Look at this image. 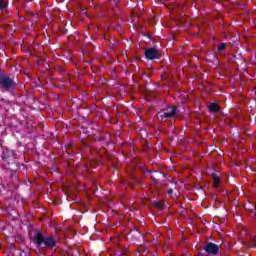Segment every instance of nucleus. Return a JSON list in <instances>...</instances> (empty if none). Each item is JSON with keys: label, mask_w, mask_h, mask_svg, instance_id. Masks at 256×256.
<instances>
[{"label": "nucleus", "mask_w": 256, "mask_h": 256, "mask_svg": "<svg viewBox=\"0 0 256 256\" xmlns=\"http://www.w3.org/2000/svg\"><path fill=\"white\" fill-rule=\"evenodd\" d=\"M32 241L37 247H48L49 249L55 247V239L53 237H47L43 236V234L39 231H35L34 235L32 237Z\"/></svg>", "instance_id": "obj_1"}, {"label": "nucleus", "mask_w": 256, "mask_h": 256, "mask_svg": "<svg viewBox=\"0 0 256 256\" xmlns=\"http://www.w3.org/2000/svg\"><path fill=\"white\" fill-rule=\"evenodd\" d=\"M176 114H177V107H169L166 110H164V112H159L157 114V119L159 121H167V119L171 117H175Z\"/></svg>", "instance_id": "obj_2"}, {"label": "nucleus", "mask_w": 256, "mask_h": 256, "mask_svg": "<svg viewBox=\"0 0 256 256\" xmlns=\"http://www.w3.org/2000/svg\"><path fill=\"white\" fill-rule=\"evenodd\" d=\"M0 88L5 89V91H11L15 89V82L5 75H0Z\"/></svg>", "instance_id": "obj_3"}, {"label": "nucleus", "mask_w": 256, "mask_h": 256, "mask_svg": "<svg viewBox=\"0 0 256 256\" xmlns=\"http://www.w3.org/2000/svg\"><path fill=\"white\" fill-rule=\"evenodd\" d=\"M144 54L146 59H150V60L159 59V55H160L159 50L156 48H147L145 49Z\"/></svg>", "instance_id": "obj_4"}, {"label": "nucleus", "mask_w": 256, "mask_h": 256, "mask_svg": "<svg viewBox=\"0 0 256 256\" xmlns=\"http://www.w3.org/2000/svg\"><path fill=\"white\" fill-rule=\"evenodd\" d=\"M204 249L209 255H217L219 253V246L217 244L208 243Z\"/></svg>", "instance_id": "obj_5"}, {"label": "nucleus", "mask_w": 256, "mask_h": 256, "mask_svg": "<svg viewBox=\"0 0 256 256\" xmlns=\"http://www.w3.org/2000/svg\"><path fill=\"white\" fill-rule=\"evenodd\" d=\"M212 179L214 181V187H219V183L221 182V178H219V175L213 173L212 174Z\"/></svg>", "instance_id": "obj_6"}, {"label": "nucleus", "mask_w": 256, "mask_h": 256, "mask_svg": "<svg viewBox=\"0 0 256 256\" xmlns=\"http://www.w3.org/2000/svg\"><path fill=\"white\" fill-rule=\"evenodd\" d=\"M219 105L218 104H215V103H212L209 105V111H212L214 113H217L219 111Z\"/></svg>", "instance_id": "obj_7"}, {"label": "nucleus", "mask_w": 256, "mask_h": 256, "mask_svg": "<svg viewBox=\"0 0 256 256\" xmlns=\"http://www.w3.org/2000/svg\"><path fill=\"white\" fill-rule=\"evenodd\" d=\"M0 9L3 11V9H7V1L0 0Z\"/></svg>", "instance_id": "obj_8"}, {"label": "nucleus", "mask_w": 256, "mask_h": 256, "mask_svg": "<svg viewBox=\"0 0 256 256\" xmlns=\"http://www.w3.org/2000/svg\"><path fill=\"white\" fill-rule=\"evenodd\" d=\"M225 49H227V44L221 43L218 45V51H225Z\"/></svg>", "instance_id": "obj_9"}, {"label": "nucleus", "mask_w": 256, "mask_h": 256, "mask_svg": "<svg viewBox=\"0 0 256 256\" xmlns=\"http://www.w3.org/2000/svg\"><path fill=\"white\" fill-rule=\"evenodd\" d=\"M164 206H165V204L163 202H156L155 203V207H157V209H163Z\"/></svg>", "instance_id": "obj_10"}, {"label": "nucleus", "mask_w": 256, "mask_h": 256, "mask_svg": "<svg viewBox=\"0 0 256 256\" xmlns=\"http://www.w3.org/2000/svg\"><path fill=\"white\" fill-rule=\"evenodd\" d=\"M168 195H173V189L168 190Z\"/></svg>", "instance_id": "obj_11"}, {"label": "nucleus", "mask_w": 256, "mask_h": 256, "mask_svg": "<svg viewBox=\"0 0 256 256\" xmlns=\"http://www.w3.org/2000/svg\"><path fill=\"white\" fill-rule=\"evenodd\" d=\"M2 159H7V156H5V154L2 156Z\"/></svg>", "instance_id": "obj_12"}, {"label": "nucleus", "mask_w": 256, "mask_h": 256, "mask_svg": "<svg viewBox=\"0 0 256 256\" xmlns=\"http://www.w3.org/2000/svg\"><path fill=\"white\" fill-rule=\"evenodd\" d=\"M248 247H253V245H248Z\"/></svg>", "instance_id": "obj_13"}]
</instances>
